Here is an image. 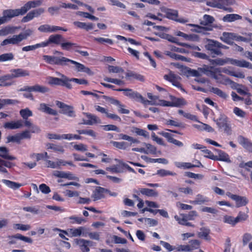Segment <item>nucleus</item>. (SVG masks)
<instances>
[{
    "mask_svg": "<svg viewBox=\"0 0 252 252\" xmlns=\"http://www.w3.org/2000/svg\"><path fill=\"white\" fill-rule=\"evenodd\" d=\"M194 126L200 130H206L208 132H212L213 129L208 125L201 123L200 125H194Z\"/></svg>",
    "mask_w": 252,
    "mask_h": 252,
    "instance_id": "obj_53",
    "label": "nucleus"
},
{
    "mask_svg": "<svg viewBox=\"0 0 252 252\" xmlns=\"http://www.w3.org/2000/svg\"><path fill=\"white\" fill-rule=\"evenodd\" d=\"M234 200L236 202V206L237 208L246 205L249 202V200L246 197L241 196L238 195H236Z\"/></svg>",
    "mask_w": 252,
    "mask_h": 252,
    "instance_id": "obj_31",
    "label": "nucleus"
},
{
    "mask_svg": "<svg viewBox=\"0 0 252 252\" xmlns=\"http://www.w3.org/2000/svg\"><path fill=\"white\" fill-rule=\"evenodd\" d=\"M15 165L14 163L3 160L0 158V172L8 173L7 170L5 167L10 168Z\"/></svg>",
    "mask_w": 252,
    "mask_h": 252,
    "instance_id": "obj_26",
    "label": "nucleus"
},
{
    "mask_svg": "<svg viewBox=\"0 0 252 252\" xmlns=\"http://www.w3.org/2000/svg\"><path fill=\"white\" fill-rule=\"evenodd\" d=\"M2 182L8 188L13 189H17L22 186V184L10 180L3 179Z\"/></svg>",
    "mask_w": 252,
    "mask_h": 252,
    "instance_id": "obj_40",
    "label": "nucleus"
},
{
    "mask_svg": "<svg viewBox=\"0 0 252 252\" xmlns=\"http://www.w3.org/2000/svg\"><path fill=\"white\" fill-rule=\"evenodd\" d=\"M197 162L198 163V165H193L191 163L189 162H178L176 161L174 162L175 165L179 168H182L184 169H190L192 167H203L202 164L199 160H196Z\"/></svg>",
    "mask_w": 252,
    "mask_h": 252,
    "instance_id": "obj_19",
    "label": "nucleus"
},
{
    "mask_svg": "<svg viewBox=\"0 0 252 252\" xmlns=\"http://www.w3.org/2000/svg\"><path fill=\"white\" fill-rule=\"evenodd\" d=\"M130 131L136 135L142 136L145 138H149L148 132L144 129L133 126L131 128Z\"/></svg>",
    "mask_w": 252,
    "mask_h": 252,
    "instance_id": "obj_38",
    "label": "nucleus"
},
{
    "mask_svg": "<svg viewBox=\"0 0 252 252\" xmlns=\"http://www.w3.org/2000/svg\"><path fill=\"white\" fill-rule=\"evenodd\" d=\"M189 244L188 246H189V249H190V252H191L199 248L200 242L197 240H192L189 242Z\"/></svg>",
    "mask_w": 252,
    "mask_h": 252,
    "instance_id": "obj_58",
    "label": "nucleus"
},
{
    "mask_svg": "<svg viewBox=\"0 0 252 252\" xmlns=\"http://www.w3.org/2000/svg\"><path fill=\"white\" fill-rule=\"evenodd\" d=\"M88 229L85 227H79L77 228H71L68 229L70 235L72 237H78L82 235L83 236L87 235Z\"/></svg>",
    "mask_w": 252,
    "mask_h": 252,
    "instance_id": "obj_15",
    "label": "nucleus"
},
{
    "mask_svg": "<svg viewBox=\"0 0 252 252\" xmlns=\"http://www.w3.org/2000/svg\"><path fill=\"white\" fill-rule=\"evenodd\" d=\"M23 126L22 121L21 120H18L16 122L11 121L5 123L3 126L5 128L14 129L21 128Z\"/></svg>",
    "mask_w": 252,
    "mask_h": 252,
    "instance_id": "obj_25",
    "label": "nucleus"
},
{
    "mask_svg": "<svg viewBox=\"0 0 252 252\" xmlns=\"http://www.w3.org/2000/svg\"><path fill=\"white\" fill-rule=\"evenodd\" d=\"M119 139L125 140L130 142V143H139L140 142L138 140L133 137L127 135L126 134L121 133L119 134Z\"/></svg>",
    "mask_w": 252,
    "mask_h": 252,
    "instance_id": "obj_45",
    "label": "nucleus"
},
{
    "mask_svg": "<svg viewBox=\"0 0 252 252\" xmlns=\"http://www.w3.org/2000/svg\"><path fill=\"white\" fill-rule=\"evenodd\" d=\"M139 191L141 194L149 197H157L158 195L157 191L147 188L140 189Z\"/></svg>",
    "mask_w": 252,
    "mask_h": 252,
    "instance_id": "obj_34",
    "label": "nucleus"
},
{
    "mask_svg": "<svg viewBox=\"0 0 252 252\" xmlns=\"http://www.w3.org/2000/svg\"><path fill=\"white\" fill-rule=\"evenodd\" d=\"M63 37L61 34H52L49 36L47 40L42 42L43 48L49 46L51 44L61 45L62 42L63 41Z\"/></svg>",
    "mask_w": 252,
    "mask_h": 252,
    "instance_id": "obj_8",
    "label": "nucleus"
},
{
    "mask_svg": "<svg viewBox=\"0 0 252 252\" xmlns=\"http://www.w3.org/2000/svg\"><path fill=\"white\" fill-rule=\"evenodd\" d=\"M160 10L162 12L165 14V17L168 19L182 23H185L188 21L183 18L178 19V13L176 10L167 8L165 7H161Z\"/></svg>",
    "mask_w": 252,
    "mask_h": 252,
    "instance_id": "obj_6",
    "label": "nucleus"
},
{
    "mask_svg": "<svg viewBox=\"0 0 252 252\" xmlns=\"http://www.w3.org/2000/svg\"><path fill=\"white\" fill-rule=\"evenodd\" d=\"M107 191V189L100 187H97L93 191L92 195L94 201L98 200L105 197L104 193Z\"/></svg>",
    "mask_w": 252,
    "mask_h": 252,
    "instance_id": "obj_17",
    "label": "nucleus"
},
{
    "mask_svg": "<svg viewBox=\"0 0 252 252\" xmlns=\"http://www.w3.org/2000/svg\"><path fill=\"white\" fill-rule=\"evenodd\" d=\"M221 0H213L212 1H207L206 4L214 8L221 9L228 12H232L233 9L231 7H227L221 3Z\"/></svg>",
    "mask_w": 252,
    "mask_h": 252,
    "instance_id": "obj_14",
    "label": "nucleus"
},
{
    "mask_svg": "<svg viewBox=\"0 0 252 252\" xmlns=\"http://www.w3.org/2000/svg\"><path fill=\"white\" fill-rule=\"evenodd\" d=\"M206 43L205 45L206 49L209 51L214 58L215 55H222V52L219 49V42L216 40L207 39Z\"/></svg>",
    "mask_w": 252,
    "mask_h": 252,
    "instance_id": "obj_4",
    "label": "nucleus"
},
{
    "mask_svg": "<svg viewBox=\"0 0 252 252\" xmlns=\"http://www.w3.org/2000/svg\"><path fill=\"white\" fill-rule=\"evenodd\" d=\"M214 121L216 123L218 126L221 128L222 126H225L227 123V118L224 114H220L219 117L218 118H214Z\"/></svg>",
    "mask_w": 252,
    "mask_h": 252,
    "instance_id": "obj_30",
    "label": "nucleus"
},
{
    "mask_svg": "<svg viewBox=\"0 0 252 252\" xmlns=\"http://www.w3.org/2000/svg\"><path fill=\"white\" fill-rule=\"evenodd\" d=\"M220 72H221L220 68H215L214 69V70L210 77L216 80L217 83L225 85V83H228V82L229 81L228 80V78L221 74H217V73Z\"/></svg>",
    "mask_w": 252,
    "mask_h": 252,
    "instance_id": "obj_12",
    "label": "nucleus"
},
{
    "mask_svg": "<svg viewBox=\"0 0 252 252\" xmlns=\"http://www.w3.org/2000/svg\"><path fill=\"white\" fill-rule=\"evenodd\" d=\"M202 152L205 154L204 157L209 158L213 160H215L218 159V157L216 156H215L210 150L208 149H203L202 150Z\"/></svg>",
    "mask_w": 252,
    "mask_h": 252,
    "instance_id": "obj_64",
    "label": "nucleus"
},
{
    "mask_svg": "<svg viewBox=\"0 0 252 252\" xmlns=\"http://www.w3.org/2000/svg\"><path fill=\"white\" fill-rule=\"evenodd\" d=\"M165 54L168 56H169L170 58L175 59L176 60H180L182 61H186V62H189V60L186 57L180 55H178L172 52H170L169 51H166L165 52Z\"/></svg>",
    "mask_w": 252,
    "mask_h": 252,
    "instance_id": "obj_43",
    "label": "nucleus"
},
{
    "mask_svg": "<svg viewBox=\"0 0 252 252\" xmlns=\"http://www.w3.org/2000/svg\"><path fill=\"white\" fill-rule=\"evenodd\" d=\"M56 104L60 108L62 109L61 112L63 114L67 115L68 117L74 118L76 116L73 107L71 105H67L63 102L59 101H56Z\"/></svg>",
    "mask_w": 252,
    "mask_h": 252,
    "instance_id": "obj_7",
    "label": "nucleus"
},
{
    "mask_svg": "<svg viewBox=\"0 0 252 252\" xmlns=\"http://www.w3.org/2000/svg\"><path fill=\"white\" fill-rule=\"evenodd\" d=\"M73 25L78 28L85 29L87 31L92 30L94 28V25L93 23L86 24L79 21H75Z\"/></svg>",
    "mask_w": 252,
    "mask_h": 252,
    "instance_id": "obj_37",
    "label": "nucleus"
},
{
    "mask_svg": "<svg viewBox=\"0 0 252 252\" xmlns=\"http://www.w3.org/2000/svg\"><path fill=\"white\" fill-rule=\"evenodd\" d=\"M157 35H158L159 37L167 39L168 41L172 42V43H177V38L176 37H173V36L168 34H164V33H161V34H156Z\"/></svg>",
    "mask_w": 252,
    "mask_h": 252,
    "instance_id": "obj_57",
    "label": "nucleus"
},
{
    "mask_svg": "<svg viewBox=\"0 0 252 252\" xmlns=\"http://www.w3.org/2000/svg\"><path fill=\"white\" fill-rule=\"evenodd\" d=\"M174 218L180 224L183 225H185L187 221L189 220L186 217V215L183 214H180L179 216L176 215Z\"/></svg>",
    "mask_w": 252,
    "mask_h": 252,
    "instance_id": "obj_55",
    "label": "nucleus"
},
{
    "mask_svg": "<svg viewBox=\"0 0 252 252\" xmlns=\"http://www.w3.org/2000/svg\"><path fill=\"white\" fill-rule=\"evenodd\" d=\"M23 90L39 92L43 94L48 92L49 91V89L47 87L38 84L32 86H27L25 88H24L23 91Z\"/></svg>",
    "mask_w": 252,
    "mask_h": 252,
    "instance_id": "obj_16",
    "label": "nucleus"
},
{
    "mask_svg": "<svg viewBox=\"0 0 252 252\" xmlns=\"http://www.w3.org/2000/svg\"><path fill=\"white\" fill-rule=\"evenodd\" d=\"M125 94L137 101H140L141 98H142V95L136 92L133 91L131 89H127L126 93H125Z\"/></svg>",
    "mask_w": 252,
    "mask_h": 252,
    "instance_id": "obj_33",
    "label": "nucleus"
},
{
    "mask_svg": "<svg viewBox=\"0 0 252 252\" xmlns=\"http://www.w3.org/2000/svg\"><path fill=\"white\" fill-rule=\"evenodd\" d=\"M43 59L47 63L50 64H54L59 65H67L68 59L65 57H58L48 55H43Z\"/></svg>",
    "mask_w": 252,
    "mask_h": 252,
    "instance_id": "obj_5",
    "label": "nucleus"
},
{
    "mask_svg": "<svg viewBox=\"0 0 252 252\" xmlns=\"http://www.w3.org/2000/svg\"><path fill=\"white\" fill-rule=\"evenodd\" d=\"M39 208V206L25 207L23 209L25 211L31 212L34 215H37L41 212Z\"/></svg>",
    "mask_w": 252,
    "mask_h": 252,
    "instance_id": "obj_48",
    "label": "nucleus"
},
{
    "mask_svg": "<svg viewBox=\"0 0 252 252\" xmlns=\"http://www.w3.org/2000/svg\"><path fill=\"white\" fill-rule=\"evenodd\" d=\"M210 91L224 99L226 98L228 96L226 93L218 88L211 87Z\"/></svg>",
    "mask_w": 252,
    "mask_h": 252,
    "instance_id": "obj_47",
    "label": "nucleus"
},
{
    "mask_svg": "<svg viewBox=\"0 0 252 252\" xmlns=\"http://www.w3.org/2000/svg\"><path fill=\"white\" fill-rule=\"evenodd\" d=\"M111 143L113 145L120 149L122 150H126L128 147V144L125 142H116V141H112Z\"/></svg>",
    "mask_w": 252,
    "mask_h": 252,
    "instance_id": "obj_56",
    "label": "nucleus"
},
{
    "mask_svg": "<svg viewBox=\"0 0 252 252\" xmlns=\"http://www.w3.org/2000/svg\"><path fill=\"white\" fill-rule=\"evenodd\" d=\"M146 211H149L150 213H153L155 214H157L158 212L159 213V214L161 216H162L166 218H168L169 217L168 213L164 210L158 209V210H153L150 208H146L142 210V212H144Z\"/></svg>",
    "mask_w": 252,
    "mask_h": 252,
    "instance_id": "obj_42",
    "label": "nucleus"
},
{
    "mask_svg": "<svg viewBox=\"0 0 252 252\" xmlns=\"http://www.w3.org/2000/svg\"><path fill=\"white\" fill-rule=\"evenodd\" d=\"M141 158L146 161L147 162H158L164 164H166L168 163V160L164 158H149L146 156H142Z\"/></svg>",
    "mask_w": 252,
    "mask_h": 252,
    "instance_id": "obj_36",
    "label": "nucleus"
},
{
    "mask_svg": "<svg viewBox=\"0 0 252 252\" xmlns=\"http://www.w3.org/2000/svg\"><path fill=\"white\" fill-rule=\"evenodd\" d=\"M210 62L213 64L220 66L223 65L227 63H230L240 67H246L252 69V64L244 60H238L232 58H226L225 59L218 58L215 60H211Z\"/></svg>",
    "mask_w": 252,
    "mask_h": 252,
    "instance_id": "obj_1",
    "label": "nucleus"
},
{
    "mask_svg": "<svg viewBox=\"0 0 252 252\" xmlns=\"http://www.w3.org/2000/svg\"><path fill=\"white\" fill-rule=\"evenodd\" d=\"M215 19L214 17L209 15L205 14L202 19L200 20V23L201 25L207 26L213 23Z\"/></svg>",
    "mask_w": 252,
    "mask_h": 252,
    "instance_id": "obj_39",
    "label": "nucleus"
},
{
    "mask_svg": "<svg viewBox=\"0 0 252 252\" xmlns=\"http://www.w3.org/2000/svg\"><path fill=\"white\" fill-rule=\"evenodd\" d=\"M238 140L239 144L245 149L252 153V143L248 139L242 136H239Z\"/></svg>",
    "mask_w": 252,
    "mask_h": 252,
    "instance_id": "obj_22",
    "label": "nucleus"
},
{
    "mask_svg": "<svg viewBox=\"0 0 252 252\" xmlns=\"http://www.w3.org/2000/svg\"><path fill=\"white\" fill-rule=\"evenodd\" d=\"M42 0H31L28 1L23 6L25 13H26L31 8L39 6L42 4Z\"/></svg>",
    "mask_w": 252,
    "mask_h": 252,
    "instance_id": "obj_20",
    "label": "nucleus"
},
{
    "mask_svg": "<svg viewBox=\"0 0 252 252\" xmlns=\"http://www.w3.org/2000/svg\"><path fill=\"white\" fill-rule=\"evenodd\" d=\"M10 74L6 75L8 80L15 78H19L30 75L29 71L21 68L12 69L10 70Z\"/></svg>",
    "mask_w": 252,
    "mask_h": 252,
    "instance_id": "obj_11",
    "label": "nucleus"
},
{
    "mask_svg": "<svg viewBox=\"0 0 252 252\" xmlns=\"http://www.w3.org/2000/svg\"><path fill=\"white\" fill-rule=\"evenodd\" d=\"M242 18L241 16L237 14H228L222 18V21L224 22H232Z\"/></svg>",
    "mask_w": 252,
    "mask_h": 252,
    "instance_id": "obj_32",
    "label": "nucleus"
},
{
    "mask_svg": "<svg viewBox=\"0 0 252 252\" xmlns=\"http://www.w3.org/2000/svg\"><path fill=\"white\" fill-rule=\"evenodd\" d=\"M218 154L219 157H218V159L217 160L223 161L227 162H230L228 155L225 152L220 150H219Z\"/></svg>",
    "mask_w": 252,
    "mask_h": 252,
    "instance_id": "obj_51",
    "label": "nucleus"
},
{
    "mask_svg": "<svg viewBox=\"0 0 252 252\" xmlns=\"http://www.w3.org/2000/svg\"><path fill=\"white\" fill-rule=\"evenodd\" d=\"M164 100H159L158 102H156L155 100H148L145 99L142 96V98H141L140 102L142 103L145 105H161L163 106V104L164 103H162Z\"/></svg>",
    "mask_w": 252,
    "mask_h": 252,
    "instance_id": "obj_41",
    "label": "nucleus"
},
{
    "mask_svg": "<svg viewBox=\"0 0 252 252\" xmlns=\"http://www.w3.org/2000/svg\"><path fill=\"white\" fill-rule=\"evenodd\" d=\"M17 29V27L10 26L3 27L0 29V36H4L9 34H13Z\"/></svg>",
    "mask_w": 252,
    "mask_h": 252,
    "instance_id": "obj_28",
    "label": "nucleus"
},
{
    "mask_svg": "<svg viewBox=\"0 0 252 252\" xmlns=\"http://www.w3.org/2000/svg\"><path fill=\"white\" fill-rule=\"evenodd\" d=\"M163 78L164 79L172 83V85L184 91V90L182 88L181 84L180 83L181 78L179 76L176 75L172 71H170L169 74L165 75Z\"/></svg>",
    "mask_w": 252,
    "mask_h": 252,
    "instance_id": "obj_10",
    "label": "nucleus"
},
{
    "mask_svg": "<svg viewBox=\"0 0 252 252\" xmlns=\"http://www.w3.org/2000/svg\"><path fill=\"white\" fill-rule=\"evenodd\" d=\"M25 13L22 7L20 8L15 9H7L3 11V16L1 17L3 23L9 21L12 18L18 16L19 15H23Z\"/></svg>",
    "mask_w": 252,
    "mask_h": 252,
    "instance_id": "obj_3",
    "label": "nucleus"
},
{
    "mask_svg": "<svg viewBox=\"0 0 252 252\" xmlns=\"http://www.w3.org/2000/svg\"><path fill=\"white\" fill-rule=\"evenodd\" d=\"M215 68L212 66L204 64L199 67V70L201 75L203 74L210 77Z\"/></svg>",
    "mask_w": 252,
    "mask_h": 252,
    "instance_id": "obj_35",
    "label": "nucleus"
},
{
    "mask_svg": "<svg viewBox=\"0 0 252 252\" xmlns=\"http://www.w3.org/2000/svg\"><path fill=\"white\" fill-rule=\"evenodd\" d=\"M14 59V55L12 53H5L0 55V62L11 61Z\"/></svg>",
    "mask_w": 252,
    "mask_h": 252,
    "instance_id": "obj_60",
    "label": "nucleus"
},
{
    "mask_svg": "<svg viewBox=\"0 0 252 252\" xmlns=\"http://www.w3.org/2000/svg\"><path fill=\"white\" fill-rule=\"evenodd\" d=\"M75 243L78 245L84 252H88L90 251L88 246L91 243L90 241L84 239H76Z\"/></svg>",
    "mask_w": 252,
    "mask_h": 252,
    "instance_id": "obj_27",
    "label": "nucleus"
},
{
    "mask_svg": "<svg viewBox=\"0 0 252 252\" xmlns=\"http://www.w3.org/2000/svg\"><path fill=\"white\" fill-rule=\"evenodd\" d=\"M60 76L61 78H59V84L58 86H64L68 89H71L72 86L70 83V78L63 74H60Z\"/></svg>",
    "mask_w": 252,
    "mask_h": 252,
    "instance_id": "obj_23",
    "label": "nucleus"
},
{
    "mask_svg": "<svg viewBox=\"0 0 252 252\" xmlns=\"http://www.w3.org/2000/svg\"><path fill=\"white\" fill-rule=\"evenodd\" d=\"M11 238H16L29 243H32V240L31 238L22 235L20 234H17L15 235L11 236Z\"/></svg>",
    "mask_w": 252,
    "mask_h": 252,
    "instance_id": "obj_61",
    "label": "nucleus"
},
{
    "mask_svg": "<svg viewBox=\"0 0 252 252\" xmlns=\"http://www.w3.org/2000/svg\"><path fill=\"white\" fill-rule=\"evenodd\" d=\"M39 48H43V46L42 42L39 43L35 44L32 45H29L27 46L23 47L22 48V50L23 52H29L31 51H33L36 50V49Z\"/></svg>",
    "mask_w": 252,
    "mask_h": 252,
    "instance_id": "obj_44",
    "label": "nucleus"
},
{
    "mask_svg": "<svg viewBox=\"0 0 252 252\" xmlns=\"http://www.w3.org/2000/svg\"><path fill=\"white\" fill-rule=\"evenodd\" d=\"M209 230L206 228H201L200 231L198 233V236L200 238H203L206 240H209Z\"/></svg>",
    "mask_w": 252,
    "mask_h": 252,
    "instance_id": "obj_62",
    "label": "nucleus"
},
{
    "mask_svg": "<svg viewBox=\"0 0 252 252\" xmlns=\"http://www.w3.org/2000/svg\"><path fill=\"white\" fill-rule=\"evenodd\" d=\"M87 118L88 119L87 120H84L83 123L84 125H93L94 124L101 123V120L96 116L88 113H84Z\"/></svg>",
    "mask_w": 252,
    "mask_h": 252,
    "instance_id": "obj_21",
    "label": "nucleus"
},
{
    "mask_svg": "<svg viewBox=\"0 0 252 252\" xmlns=\"http://www.w3.org/2000/svg\"><path fill=\"white\" fill-rule=\"evenodd\" d=\"M235 33L223 32L220 39L226 44L233 45V40H235Z\"/></svg>",
    "mask_w": 252,
    "mask_h": 252,
    "instance_id": "obj_18",
    "label": "nucleus"
},
{
    "mask_svg": "<svg viewBox=\"0 0 252 252\" xmlns=\"http://www.w3.org/2000/svg\"><path fill=\"white\" fill-rule=\"evenodd\" d=\"M170 97L172 100V102L164 100L162 102L164 103L163 106L180 107L187 104L186 101L184 98H175L172 95L170 96Z\"/></svg>",
    "mask_w": 252,
    "mask_h": 252,
    "instance_id": "obj_13",
    "label": "nucleus"
},
{
    "mask_svg": "<svg viewBox=\"0 0 252 252\" xmlns=\"http://www.w3.org/2000/svg\"><path fill=\"white\" fill-rule=\"evenodd\" d=\"M157 174L161 177H164L168 175L175 176L176 174L174 172H171L169 170L165 169H160L158 170Z\"/></svg>",
    "mask_w": 252,
    "mask_h": 252,
    "instance_id": "obj_63",
    "label": "nucleus"
},
{
    "mask_svg": "<svg viewBox=\"0 0 252 252\" xmlns=\"http://www.w3.org/2000/svg\"><path fill=\"white\" fill-rule=\"evenodd\" d=\"M33 31L31 29H28L24 32L18 34H14L10 38L4 39L0 44L1 46L8 44L18 45L23 40L27 39L33 34Z\"/></svg>",
    "mask_w": 252,
    "mask_h": 252,
    "instance_id": "obj_2",
    "label": "nucleus"
},
{
    "mask_svg": "<svg viewBox=\"0 0 252 252\" xmlns=\"http://www.w3.org/2000/svg\"><path fill=\"white\" fill-rule=\"evenodd\" d=\"M47 149H52L55 152H59L63 153L64 150L62 146L56 145L52 143H48L46 144Z\"/></svg>",
    "mask_w": 252,
    "mask_h": 252,
    "instance_id": "obj_46",
    "label": "nucleus"
},
{
    "mask_svg": "<svg viewBox=\"0 0 252 252\" xmlns=\"http://www.w3.org/2000/svg\"><path fill=\"white\" fill-rule=\"evenodd\" d=\"M45 12L43 8L40 7L37 9H34L29 12L22 19V22L27 23L32 20L35 17H38Z\"/></svg>",
    "mask_w": 252,
    "mask_h": 252,
    "instance_id": "obj_9",
    "label": "nucleus"
},
{
    "mask_svg": "<svg viewBox=\"0 0 252 252\" xmlns=\"http://www.w3.org/2000/svg\"><path fill=\"white\" fill-rule=\"evenodd\" d=\"M0 157L7 160H15V157L9 155L8 150L5 147H0Z\"/></svg>",
    "mask_w": 252,
    "mask_h": 252,
    "instance_id": "obj_29",
    "label": "nucleus"
},
{
    "mask_svg": "<svg viewBox=\"0 0 252 252\" xmlns=\"http://www.w3.org/2000/svg\"><path fill=\"white\" fill-rule=\"evenodd\" d=\"M207 201L208 199L206 197L203 196L202 195L198 194L196 196L195 199L193 201H191L190 203L196 205L201 204Z\"/></svg>",
    "mask_w": 252,
    "mask_h": 252,
    "instance_id": "obj_50",
    "label": "nucleus"
},
{
    "mask_svg": "<svg viewBox=\"0 0 252 252\" xmlns=\"http://www.w3.org/2000/svg\"><path fill=\"white\" fill-rule=\"evenodd\" d=\"M38 110L40 111L53 116H56L58 115V112L56 110L50 108L44 103L40 104Z\"/></svg>",
    "mask_w": 252,
    "mask_h": 252,
    "instance_id": "obj_24",
    "label": "nucleus"
},
{
    "mask_svg": "<svg viewBox=\"0 0 252 252\" xmlns=\"http://www.w3.org/2000/svg\"><path fill=\"white\" fill-rule=\"evenodd\" d=\"M165 124L167 125H171L175 127H185V125L183 123L175 120H166Z\"/></svg>",
    "mask_w": 252,
    "mask_h": 252,
    "instance_id": "obj_54",
    "label": "nucleus"
},
{
    "mask_svg": "<svg viewBox=\"0 0 252 252\" xmlns=\"http://www.w3.org/2000/svg\"><path fill=\"white\" fill-rule=\"evenodd\" d=\"M223 221L232 225H235L237 223L235 218L227 215L223 217Z\"/></svg>",
    "mask_w": 252,
    "mask_h": 252,
    "instance_id": "obj_59",
    "label": "nucleus"
},
{
    "mask_svg": "<svg viewBox=\"0 0 252 252\" xmlns=\"http://www.w3.org/2000/svg\"><path fill=\"white\" fill-rule=\"evenodd\" d=\"M61 46L63 50H69L72 48V47H76L77 45L74 43H72L69 41H66L65 39L64 38L63 41L62 42Z\"/></svg>",
    "mask_w": 252,
    "mask_h": 252,
    "instance_id": "obj_52",
    "label": "nucleus"
},
{
    "mask_svg": "<svg viewBox=\"0 0 252 252\" xmlns=\"http://www.w3.org/2000/svg\"><path fill=\"white\" fill-rule=\"evenodd\" d=\"M20 114L24 120L28 119L29 117L32 116V112L28 108L21 109L20 111Z\"/></svg>",
    "mask_w": 252,
    "mask_h": 252,
    "instance_id": "obj_49",
    "label": "nucleus"
}]
</instances>
